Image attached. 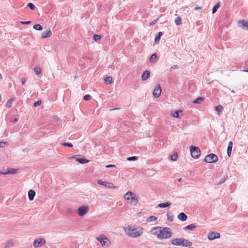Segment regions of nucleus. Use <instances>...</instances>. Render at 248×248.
Segmentation results:
<instances>
[{
	"instance_id": "obj_1",
	"label": "nucleus",
	"mask_w": 248,
	"mask_h": 248,
	"mask_svg": "<svg viewBox=\"0 0 248 248\" xmlns=\"http://www.w3.org/2000/svg\"><path fill=\"white\" fill-rule=\"evenodd\" d=\"M150 232L160 240L169 239L172 235L171 229L167 227H155L153 228Z\"/></svg>"
},
{
	"instance_id": "obj_2",
	"label": "nucleus",
	"mask_w": 248,
	"mask_h": 248,
	"mask_svg": "<svg viewBox=\"0 0 248 248\" xmlns=\"http://www.w3.org/2000/svg\"><path fill=\"white\" fill-rule=\"evenodd\" d=\"M124 232L126 234L132 238H137L141 235L143 232L141 228H134L130 226L124 228Z\"/></svg>"
},
{
	"instance_id": "obj_3",
	"label": "nucleus",
	"mask_w": 248,
	"mask_h": 248,
	"mask_svg": "<svg viewBox=\"0 0 248 248\" xmlns=\"http://www.w3.org/2000/svg\"><path fill=\"white\" fill-rule=\"evenodd\" d=\"M218 159V156L216 155L210 154L205 156L204 161L208 163H212L217 162Z\"/></svg>"
},
{
	"instance_id": "obj_4",
	"label": "nucleus",
	"mask_w": 248,
	"mask_h": 248,
	"mask_svg": "<svg viewBox=\"0 0 248 248\" xmlns=\"http://www.w3.org/2000/svg\"><path fill=\"white\" fill-rule=\"evenodd\" d=\"M190 151L192 157L197 158L199 157L201 151L198 147L191 146L190 147Z\"/></svg>"
},
{
	"instance_id": "obj_5",
	"label": "nucleus",
	"mask_w": 248,
	"mask_h": 248,
	"mask_svg": "<svg viewBox=\"0 0 248 248\" xmlns=\"http://www.w3.org/2000/svg\"><path fill=\"white\" fill-rule=\"evenodd\" d=\"M89 210L88 206H82L78 208L77 213L80 217L84 216Z\"/></svg>"
},
{
	"instance_id": "obj_6",
	"label": "nucleus",
	"mask_w": 248,
	"mask_h": 248,
	"mask_svg": "<svg viewBox=\"0 0 248 248\" xmlns=\"http://www.w3.org/2000/svg\"><path fill=\"white\" fill-rule=\"evenodd\" d=\"M46 243V240L42 238L35 239L33 242L34 248H39L43 246Z\"/></svg>"
},
{
	"instance_id": "obj_7",
	"label": "nucleus",
	"mask_w": 248,
	"mask_h": 248,
	"mask_svg": "<svg viewBox=\"0 0 248 248\" xmlns=\"http://www.w3.org/2000/svg\"><path fill=\"white\" fill-rule=\"evenodd\" d=\"M161 93V88L159 84L156 85L155 88L153 92V95L155 98H158Z\"/></svg>"
},
{
	"instance_id": "obj_8",
	"label": "nucleus",
	"mask_w": 248,
	"mask_h": 248,
	"mask_svg": "<svg viewBox=\"0 0 248 248\" xmlns=\"http://www.w3.org/2000/svg\"><path fill=\"white\" fill-rule=\"evenodd\" d=\"M97 183L100 185L105 186L106 187H108V188L114 187V186H113V184L110 182L102 181L100 180H99L97 181Z\"/></svg>"
},
{
	"instance_id": "obj_9",
	"label": "nucleus",
	"mask_w": 248,
	"mask_h": 248,
	"mask_svg": "<svg viewBox=\"0 0 248 248\" xmlns=\"http://www.w3.org/2000/svg\"><path fill=\"white\" fill-rule=\"evenodd\" d=\"M220 237V233L216 232H212L208 234V238L210 240H213L216 238H218Z\"/></svg>"
},
{
	"instance_id": "obj_10",
	"label": "nucleus",
	"mask_w": 248,
	"mask_h": 248,
	"mask_svg": "<svg viewBox=\"0 0 248 248\" xmlns=\"http://www.w3.org/2000/svg\"><path fill=\"white\" fill-rule=\"evenodd\" d=\"M238 26L246 30H248V22L240 20L238 22Z\"/></svg>"
},
{
	"instance_id": "obj_11",
	"label": "nucleus",
	"mask_w": 248,
	"mask_h": 248,
	"mask_svg": "<svg viewBox=\"0 0 248 248\" xmlns=\"http://www.w3.org/2000/svg\"><path fill=\"white\" fill-rule=\"evenodd\" d=\"M182 243H183V238H176V239H174L171 241V243L172 245H176V246H182Z\"/></svg>"
},
{
	"instance_id": "obj_12",
	"label": "nucleus",
	"mask_w": 248,
	"mask_h": 248,
	"mask_svg": "<svg viewBox=\"0 0 248 248\" xmlns=\"http://www.w3.org/2000/svg\"><path fill=\"white\" fill-rule=\"evenodd\" d=\"M130 203L134 205H136L139 202L138 198L135 193H133L132 196L130 197Z\"/></svg>"
},
{
	"instance_id": "obj_13",
	"label": "nucleus",
	"mask_w": 248,
	"mask_h": 248,
	"mask_svg": "<svg viewBox=\"0 0 248 248\" xmlns=\"http://www.w3.org/2000/svg\"><path fill=\"white\" fill-rule=\"evenodd\" d=\"M97 239L100 242L102 246L106 245V240H108V238L103 235H100L99 237L97 238Z\"/></svg>"
},
{
	"instance_id": "obj_14",
	"label": "nucleus",
	"mask_w": 248,
	"mask_h": 248,
	"mask_svg": "<svg viewBox=\"0 0 248 248\" xmlns=\"http://www.w3.org/2000/svg\"><path fill=\"white\" fill-rule=\"evenodd\" d=\"M52 34L51 31L50 29L47 30L42 33V38H46L50 37Z\"/></svg>"
},
{
	"instance_id": "obj_15",
	"label": "nucleus",
	"mask_w": 248,
	"mask_h": 248,
	"mask_svg": "<svg viewBox=\"0 0 248 248\" xmlns=\"http://www.w3.org/2000/svg\"><path fill=\"white\" fill-rule=\"evenodd\" d=\"M150 77V72L148 70L145 71L142 76L141 78L142 80H145L148 79Z\"/></svg>"
},
{
	"instance_id": "obj_16",
	"label": "nucleus",
	"mask_w": 248,
	"mask_h": 248,
	"mask_svg": "<svg viewBox=\"0 0 248 248\" xmlns=\"http://www.w3.org/2000/svg\"><path fill=\"white\" fill-rule=\"evenodd\" d=\"M178 218L182 221H185L186 220L187 218V216L184 213L182 212L181 213H180L178 216Z\"/></svg>"
},
{
	"instance_id": "obj_17",
	"label": "nucleus",
	"mask_w": 248,
	"mask_h": 248,
	"mask_svg": "<svg viewBox=\"0 0 248 248\" xmlns=\"http://www.w3.org/2000/svg\"><path fill=\"white\" fill-rule=\"evenodd\" d=\"M35 195V192L33 190H30L28 192V197L30 201L34 199Z\"/></svg>"
},
{
	"instance_id": "obj_18",
	"label": "nucleus",
	"mask_w": 248,
	"mask_h": 248,
	"mask_svg": "<svg viewBox=\"0 0 248 248\" xmlns=\"http://www.w3.org/2000/svg\"><path fill=\"white\" fill-rule=\"evenodd\" d=\"M192 245V243L189 241H188L187 240H186L184 238H183V243H182V246L183 247H190Z\"/></svg>"
},
{
	"instance_id": "obj_19",
	"label": "nucleus",
	"mask_w": 248,
	"mask_h": 248,
	"mask_svg": "<svg viewBox=\"0 0 248 248\" xmlns=\"http://www.w3.org/2000/svg\"><path fill=\"white\" fill-rule=\"evenodd\" d=\"M232 148V141H230L229 142V144H228L227 150V155L229 157L231 155Z\"/></svg>"
},
{
	"instance_id": "obj_20",
	"label": "nucleus",
	"mask_w": 248,
	"mask_h": 248,
	"mask_svg": "<svg viewBox=\"0 0 248 248\" xmlns=\"http://www.w3.org/2000/svg\"><path fill=\"white\" fill-rule=\"evenodd\" d=\"M76 160L81 164H85L89 162L88 160L82 157H80V156L76 158Z\"/></svg>"
},
{
	"instance_id": "obj_21",
	"label": "nucleus",
	"mask_w": 248,
	"mask_h": 248,
	"mask_svg": "<svg viewBox=\"0 0 248 248\" xmlns=\"http://www.w3.org/2000/svg\"><path fill=\"white\" fill-rule=\"evenodd\" d=\"M196 228V226L194 224H191L184 228V230L186 231L187 230L193 231Z\"/></svg>"
},
{
	"instance_id": "obj_22",
	"label": "nucleus",
	"mask_w": 248,
	"mask_h": 248,
	"mask_svg": "<svg viewBox=\"0 0 248 248\" xmlns=\"http://www.w3.org/2000/svg\"><path fill=\"white\" fill-rule=\"evenodd\" d=\"M171 203L169 202H166L161 203L158 205V207L160 208H166L170 206L171 205Z\"/></svg>"
},
{
	"instance_id": "obj_23",
	"label": "nucleus",
	"mask_w": 248,
	"mask_h": 248,
	"mask_svg": "<svg viewBox=\"0 0 248 248\" xmlns=\"http://www.w3.org/2000/svg\"><path fill=\"white\" fill-rule=\"evenodd\" d=\"M133 194V193L132 192L128 191L124 195V197L128 202L130 200V197L132 196Z\"/></svg>"
},
{
	"instance_id": "obj_24",
	"label": "nucleus",
	"mask_w": 248,
	"mask_h": 248,
	"mask_svg": "<svg viewBox=\"0 0 248 248\" xmlns=\"http://www.w3.org/2000/svg\"><path fill=\"white\" fill-rule=\"evenodd\" d=\"M162 32L159 31L158 32L157 35L155 36V42L156 44L158 43L161 36L162 35Z\"/></svg>"
},
{
	"instance_id": "obj_25",
	"label": "nucleus",
	"mask_w": 248,
	"mask_h": 248,
	"mask_svg": "<svg viewBox=\"0 0 248 248\" xmlns=\"http://www.w3.org/2000/svg\"><path fill=\"white\" fill-rule=\"evenodd\" d=\"M157 59V55L154 53L151 55L149 61L150 62H155Z\"/></svg>"
},
{
	"instance_id": "obj_26",
	"label": "nucleus",
	"mask_w": 248,
	"mask_h": 248,
	"mask_svg": "<svg viewBox=\"0 0 248 248\" xmlns=\"http://www.w3.org/2000/svg\"><path fill=\"white\" fill-rule=\"evenodd\" d=\"M223 109V107L221 105H218L215 107L216 110L217 112V114L220 115V112Z\"/></svg>"
},
{
	"instance_id": "obj_27",
	"label": "nucleus",
	"mask_w": 248,
	"mask_h": 248,
	"mask_svg": "<svg viewBox=\"0 0 248 248\" xmlns=\"http://www.w3.org/2000/svg\"><path fill=\"white\" fill-rule=\"evenodd\" d=\"M204 100V98L202 97H198L197 99L193 101L194 104H200Z\"/></svg>"
},
{
	"instance_id": "obj_28",
	"label": "nucleus",
	"mask_w": 248,
	"mask_h": 248,
	"mask_svg": "<svg viewBox=\"0 0 248 248\" xmlns=\"http://www.w3.org/2000/svg\"><path fill=\"white\" fill-rule=\"evenodd\" d=\"M175 23L176 25L178 26L182 23V19L180 16H177L175 19Z\"/></svg>"
},
{
	"instance_id": "obj_29",
	"label": "nucleus",
	"mask_w": 248,
	"mask_h": 248,
	"mask_svg": "<svg viewBox=\"0 0 248 248\" xmlns=\"http://www.w3.org/2000/svg\"><path fill=\"white\" fill-rule=\"evenodd\" d=\"M105 83L107 84H110L112 83V78L111 77H106L105 78Z\"/></svg>"
},
{
	"instance_id": "obj_30",
	"label": "nucleus",
	"mask_w": 248,
	"mask_h": 248,
	"mask_svg": "<svg viewBox=\"0 0 248 248\" xmlns=\"http://www.w3.org/2000/svg\"><path fill=\"white\" fill-rule=\"evenodd\" d=\"M219 6H220L219 2L217 3L216 5H215L212 9V13L215 14V13H216L218 8L219 7Z\"/></svg>"
},
{
	"instance_id": "obj_31",
	"label": "nucleus",
	"mask_w": 248,
	"mask_h": 248,
	"mask_svg": "<svg viewBox=\"0 0 248 248\" xmlns=\"http://www.w3.org/2000/svg\"><path fill=\"white\" fill-rule=\"evenodd\" d=\"M180 113H182V110H177V111H175L173 112V113L172 114V116L174 117H175V118H179L180 117V116H179V114Z\"/></svg>"
},
{
	"instance_id": "obj_32",
	"label": "nucleus",
	"mask_w": 248,
	"mask_h": 248,
	"mask_svg": "<svg viewBox=\"0 0 248 248\" xmlns=\"http://www.w3.org/2000/svg\"><path fill=\"white\" fill-rule=\"evenodd\" d=\"M156 219H157L156 217H155V216H152L149 217L148 218H147L146 220L148 222H152V221H155Z\"/></svg>"
},
{
	"instance_id": "obj_33",
	"label": "nucleus",
	"mask_w": 248,
	"mask_h": 248,
	"mask_svg": "<svg viewBox=\"0 0 248 248\" xmlns=\"http://www.w3.org/2000/svg\"><path fill=\"white\" fill-rule=\"evenodd\" d=\"M33 28L37 31H41L42 30V27L40 24H36L34 25L33 27Z\"/></svg>"
},
{
	"instance_id": "obj_34",
	"label": "nucleus",
	"mask_w": 248,
	"mask_h": 248,
	"mask_svg": "<svg viewBox=\"0 0 248 248\" xmlns=\"http://www.w3.org/2000/svg\"><path fill=\"white\" fill-rule=\"evenodd\" d=\"M13 101L14 99H11L9 100H8L6 103V107L8 108H10L11 107Z\"/></svg>"
},
{
	"instance_id": "obj_35",
	"label": "nucleus",
	"mask_w": 248,
	"mask_h": 248,
	"mask_svg": "<svg viewBox=\"0 0 248 248\" xmlns=\"http://www.w3.org/2000/svg\"><path fill=\"white\" fill-rule=\"evenodd\" d=\"M41 70L40 67H35L34 68V72L36 74V75H38L41 73Z\"/></svg>"
},
{
	"instance_id": "obj_36",
	"label": "nucleus",
	"mask_w": 248,
	"mask_h": 248,
	"mask_svg": "<svg viewBox=\"0 0 248 248\" xmlns=\"http://www.w3.org/2000/svg\"><path fill=\"white\" fill-rule=\"evenodd\" d=\"M8 174H15L17 173V170L14 169H10L8 170Z\"/></svg>"
},
{
	"instance_id": "obj_37",
	"label": "nucleus",
	"mask_w": 248,
	"mask_h": 248,
	"mask_svg": "<svg viewBox=\"0 0 248 248\" xmlns=\"http://www.w3.org/2000/svg\"><path fill=\"white\" fill-rule=\"evenodd\" d=\"M14 243L12 241H8L5 247V248H10L13 246Z\"/></svg>"
},
{
	"instance_id": "obj_38",
	"label": "nucleus",
	"mask_w": 248,
	"mask_h": 248,
	"mask_svg": "<svg viewBox=\"0 0 248 248\" xmlns=\"http://www.w3.org/2000/svg\"><path fill=\"white\" fill-rule=\"evenodd\" d=\"M178 156V155L177 153H174L171 156V159L173 161H176L177 159Z\"/></svg>"
},
{
	"instance_id": "obj_39",
	"label": "nucleus",
	"mask_w": 248,
	"mask_h": 248,
	"mask_svg": "<svg viewBox=\"0 0 248 248\" xmlns=\"http://www.w3.org/2000/svg\"><path fill=\"white\" fill-rule=\"evenodd\" d=\"M167 219L170 222H171L173 220V217L172 215H170V214H167Z\"/></svg>"
},
{
	"instance_id": "obj_40",
	"label": "nucleus",
	"mask_w": 248,
	"mask_h": 248,
	"mask_svg": "<svg viewBox=\"0 0 248 248\" xmlns=\"http://www.w3.org/2000/svg\"><path fill=\"white\" fill-rule=\"evenodd\" d=\"M28 7H29L31 10H34L35 8V5L32 3H29L28 4Z\"/></svg>"
},
{
	"instance_id": "obj_41",
	"label": "nucleus",
	"mask_w": 248,
	"mask_h": 248,
	"mask_svg": "<svg viewBox=\"0 0 248 248\" xmlns=\"http://www.w3.org/2000/svg\"><path fill=\"white\" fill-rule=\"evenodd\" d=\"M137 157L135 156H131V157H129L127 158V160L128 161H135L136 160H137Z\"/></svg>"
},
{
	"instance_id": "obj_42",
	"label": "nucleus",
	"mask_w": 248,
	"mask_h": 248,
	"mask_svg": "<svg viewBox=\"0 0 248 248\" xmlns=\"http://www.w3.org/2000/svg\"><path fill=\"white\" fill-rule=\"evenodd\" d=\"M62 145L64 146H67L69 147H72L73 144L71 143H68V142H64L62 143Z\"/></svg>"
},
{
	"instance_id": "obj_43",
	"label": "nucleus",
	"mask_w": 248,
	"mask_h": 248,
	"mask_svg": "<svg viewBox=\"0 0 248 248\" xmlns=\"http://www.w3.org/2000/svg\"><path fill=\"white\" fill-rule=\"evenodd\" d=\"M101 38V37L99 35L94 34L93 35V39L95 41L99 40Z\"/></svg>"
},
{
	"instance_id": "obj_44",
	"label": "nucleus",
	"mask_w": 248,
	"mask_h": 248,
	"mask_svg": "<svg viewBox=\"0 0 248 248\" xmlns=\"http://www.w3.org/2000/svg\"><path fill=\"white\" fill-rule=\"evenodd\" d=\"M91 98V96L89 94L85 95L83 97L84 100L86 101L89 100Z\"/></svg>"
},
{
	"instance_id": "obj_45",
	"label": "nucleus",
	"mask_w": 248,
	"mask_h": 248,
	"mask_svg": "<svg viewBox=\"0 0 248 248\" xmlns=\"http://www.w3.org/2000/svg\"><path fill=\"white\" fill-rule=\"evenodd\" d=\"M41 104V100H38L36 102H35L34 104H33V106L34 107H36L37 106H40V105Z\"/></svg>"
},
{
	"instance_id": "obj_46",
	"label": "nucleus",
	"mask_w": 248,
	"mask_h": 248,
	"mask_svg": "<svg viewBox=\"0 0 248 248\" xmlns=\"http://www.w3.org/2000/svg\"><path fill=\"white\" fill-rule=\"evenodd\" d=\"M7 144V142L0 141V148L4 147Z\"/></svg>"
},
{
	"instance_id": "obj_47",
	"label": "nucleus",
	"mask_w": 248,
	"mask_h": 248,
	"mask_svg": "<svg viewBox=\"0 0 248 248\" xmlns=\"http://www.w3.org/2000/svg\"><path fill=\"white\" fill-rule=\"evenodd\" d=\"M73 210L70 208H68L66 210V213L67 214H72L73 213Z\"/></svg>"
},
{
	"instance_id": "obj_48",
	"label": "nucleus",
	"mask_w": 248,
	"mask_h": 248,
	"mask_svg": "<svg viewBox=\"0 0 248 248\" xmlns=\"http://www.w3.org/2000/svg\"><path fill=\"white\" fill-rule=\"evenodd\" d=\"M226 177H224V178H222L219 181L218 184L221 185V184H223L226 181Z\"/></svg>"
},
{
	"instance_id": "obj_49",
	"label": "nucleus",
	"mask_w": 248,
	"mask_h": 248,
	"mask_svg": "<svg viewBox=\"0 0 248 248\" xmlns=\"http://www.w3.org/2000/svg\"><path fill=\"white\" fill-rule=\"evenodd\" d=\"M0 174H3V175H6L8 174V171L7 170H1L0 171Z\"/></svg>"
},
{
	"instance_id": "obj_50",
	"label": "nucleus",
	"mask_w": 248,
	"mask_h": 248,
	"mask_svg": "<svg viewBox=\"0 0 248 248\" xmlns=\"http://www.w3.org/2000/svg\"><path fill=\"white\" fill-rule=\"evenodd\" d=\"M21 23L23 25H28L31 23L30 21H22L21 22Z\"/></svg>"
},
{
	"instance_id": "obj_51",
	"label": "nucleus",
	"mask_w": 248,
	"mask_h": 248,
	"mask_svg": "<svg viewBox=\"0 0 248 248\" xmlns=\"http://www.w3.org/2000/svg\"><path fill=\"white\" fill-rule=\"evenodd\" d=\"M178 68L179 67L177 65H174L171 67L170 70H171L172 69H178Z\"/></svg>"
},
{
	"instance_id": "obj_52",
	"label": "nucleus",
	"mask_w": 248,
	"mask_h": 248,
	"mask_svg": "<svg viewBox=\"0 0 248 248\" xmlns=\"http://www.w3.org/2000/svg\"><path fill=\"white\" fill-rule=\"evenodd\" d=\"M157 22V19L153 21V22H151L150 23V26H153V25L155 24Z\"/></svg>"
},
{
	"instance_id": "obj_53",
	"label": "nucleus",
	"mask_w": 248,
	"mask_h": 248,
	"mask_svg": "<svg viewBox=\"0 0 248 248\" xmlns=\"http://www.w3.org/2000/svg\"><path fill=\"white\" fill-rule=\"evenodd\" d=\"M26 78H22V79H21V84H22V85H24V84H25V82H26Z\"/></svg>"
},
{
	"instance_id": "obj_54",
	"label": "nucleus",
	"mask_w": 248,
	"mask_h": 248,
	"mask_svg": "<svg viewBox=\"0 0 248 248\" xmlns=\"http://www.w3.org/2000/svg\"><path fill=\"white\" fill-rule=\"evenodd\" d=\"M78 156H79V155H76L72 156L70 157V158L76 159V158H77V157H78Z\"/></svg>"
},
{
	"instance_id": "obj_55",
	"label": "nucleus",
	"mask_w": 248,
	"mask_h": 248,
	"mask_svg": "<svg viewBox=\"0 0 248 248\" xmlns=\"http://www.w3.org/2000/svg\"><path fill=\"white\" fill-rule=\"evenodd\" d=\"M116 166L115 165H108L106 166V168H110V167H115Z\"/></svg>"
},
{
	"instance_id": "obj_56",
	"label": "nucleus",
	"mask_w": 248,
	"mask_h": 248,
	"mask_svg": "<svg viewBox=\"0 0 248 248\" xmlns=\"http://www.w3.org/2000/svg\"><path fill=\"white\" fill-rule=\"evenodd\" d=\"M202 9V7L197 6V7H196L194 8V10H198V9Z\"/></svg>"
},
{
	"instance_id": "obj_57",
	"label": "nucleus",
	"mask_w": 248,
	"mask_h": 248,
	"mask_svg": "<svg viewBox=\"0 0 248 248\" xmlns=\"http://www.w3.org/2000/svg\"><path fill=\"white\" fill-rule=\"evenodd\" d=\"M241 71L248 72V67H247L244 70H241Z\"/></svg>"
},
{
	"instance_id": "obj_58",
	"label": "nucleus",
	"mask_w": 248,
	"mask_h": 248,
	"mask_svg": "<svg viewBox=\"0 0 248 248\" xmlns=\"http://www.w3.org/2000/svg\"><path fill=\"white\" fill-rule=\"evenodd\" d=\"M18 121V119L17 118H15L14 121H13V122H17Z\"/></svg>"
},
{
	"instance_id": "obj_59",
	"label": "nucleus",
	"mask_w": 248,
	"mask_h": 248,
	"mask_svg": "<svg viewBox=\"0 0 248 248\" xmlns=\"http://www.w3.org/2000/svg\"><path fill=\"white\" fill-rule=\"evenodd\" d=\"M23 152H28V150L27 148H25L23 150Z\"/></svg>"
},
{
	"instance_id": "obj_60",
	"label": "nucleus",
	"mask_w": 248,
	"mask_h": 248,
	"mask_svg": "<svg viewBox=\"0 0 248 248\" xmlns=\"http://www.w3.org/2000/svg\"><path fill=\"white\" fill-rule=\"evenodd\" d=\"M0 79H2V76L1 75V74L0 73Z\"/></svg>"
},
{
	"instance_id": "obj_61",
	"label": "nucleus",
	"mask_w": 248,
	"mask_h": 248,
	"mask_svg": "<svg viewBox=\"0 0 248 248\" xmlns=\"http://www.w3.org/2000/svg\"><path fill=\"white\" fill-rule=\"evenodd\" d=\"M119 109V108H114L113 110H115V109ZM112 109H110V110H112Z\"/></svg>"
},
{
	"instance_id": "obj_62",
	"label": "nucleus",
	"mask_w": 248,
	"mask_h": 248,
	"mask_svg": "<svg viewBox=\"0 0 248 248\" xmlns=\"http://www.w3.org/2000/svg\"><path fill=\"white\" fill-rule=\"evenodd\" d=\"M178 181H179V182L182 181V178H180V179H179Z\"/></svg>"
},
{
	"instance_id": "obj_63",
	"label": "nucleus",
	"mask_w": 248,
	"mask_h": 248,
	"mask_svg": "<svg viewBox=\"0 0 248 248\" xmlns=\"http://www.w3.org/2000/svg\"><path fill=\"white\" fill-rule=\"evenodd\" d=\"M1 100H2V98H1V96H0V102H1Z\"/></svg>"
},
{
	"instance_id": "obj_64",
	"label": "nucleus",
	"mask_w": 248,
	"mask_h": 248,
	"mask_svg": "<svg viewBox=\"0 0 248 248\" xmlns=\"http://www.w3.org/2000/svg\"><path fill=\"white\" fill-rule=\"evenodd\" d=\"M232 93H234V91H232Z\"/></svg>"
}]
</instances>
